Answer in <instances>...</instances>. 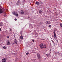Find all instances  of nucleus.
<instances>
[{
    "mask_svg": "<svg viewBox=\"0 0 62 62\" xmlns=\"http://www.w3.org/2000/svg\"><path fill=\"white\" fill-rule=\"evenodd\" d=\"M40 48L41 49H43L44 48H46L47 47V45L46 44H43V43H41L40 45Z\"/></svg>",
    "mask_w": 62,
    "mask_h": 62,
    "instance_id": "f257e3e1",
    "label": "nucleus"
},
{
    "mask_svg": "<svg viewBox=\"0 0 62 62\" xmlns=\"http://www.w3.org/2000/svg\"><path fill=\"white\" fill-rule=\"evenodd\" d=\"M7 60V58H5L2 60V62H6Z\"/></svg>",
    "mask_w": 62,
    "mask_h": 62,
    "instance_id": "f03ea898",
    "label": "nucleus"
},
{
    "mask_svg": "<svg viewBox=\"0 0 62 62\" xmlns=\"http://www.w3.org/2000/svg\"><path fill=\"white\" fill-rule=\"evenodd\" d=\"M37 56L39 59H40V54L39 53L37 54Z\"/></svg>",
    "mask_w": 62,
    "mask_h": 62,
    "instance_id": "7ed1b4c3",
    "label": "nucleus"
},
{
    "mask_svg": "<svg viewBox=\"0 0 62 62\" xmlns=\"http://www.w3.org/2000/svg\"><path fill=\"white\" fill-rule=\"evenodd\" d=\"M46 23L47 24H50L51 23V22L49 21H47L46 22Z\"/></svg>",
    "mask_w": 62,
    "mask_h": 62,
    "instance_id": "20e7f679",
    "label": "nucleus"
},
{
    "mask_svg": "<svg viewBox=\"0 0 62 62\" xmlns=\"http://www.w3.org/2000/svg\"><path fill=\"white\" fill-rule=\"evenodd\" d=\"M21 4V2H20V1L19 0H18L17 1V2L16 3V5H17V6H18L19 5H20Z\"/></svg>",
    "mask_w": 62,
    "mask_h": 62,
    "instance_id": "39448f33",
    "label": "nucleus"
},
{
    "mask_svg": "<svg viewBox=\"0 0 62 62\" xmlns=\"http://www.w3.org/2000/svg\"><path fill=\"white\" fill-rule=\"evenodd\" d=\"M10 42L9 41H8L7 42V44L8 45H10Z\"/></svg>",
    "mask_w": 62,
    "mask_h": 62,
    "instance_id": "423d86ee",
    "label": "nucleus"
},
{
    "mask_svg": "<svg viewBox=\"0 0 62 62\" xmlns=\"http://www.w3.org/2000/svg\"><path fill=\"white\" fill-rule=\"evenodd\" d=\"M20 38L21 39H23V37L22 36H20Z\"/></svg>",
    "mask_w": 62,
    "mask_h": 62,
    "instance_id": "0eeeda50",
    "label": "nucleus"
},
{
    "mask_svg": "<svg viewBox=\"0 0 62 62\" xmlns=\"http://www.w3.org/2000/svg\"><path fill=\"white\" fill-rule=\"evenodd\" d=\"M35 3L36 4V5H39V2H36Z\"/></svg>",
    "mask_w": 62,
    "mask_h": 62,
    "instance_id": "6e6552de",
    "label": "nucleus"
},
{
    "mask_svg": "<svg viewBox=\"0 0 62 62\" xmlns=\"http://www.w3.org/2000/svg\"><path fill=\"white\" fill-rule=\"evenodd\" d=\"M20 14L22 15L24 14V12L23 11H22L21 13H20Z\"/></svg>",
    "mask_w": 62,
    "mask_h": 62,
    "instance_id": "1a4fd4ad",
    "label": "nucleus"
},
{
    "mask_svg": "<svg viewBox=\"0 0 62 62\" xmlns=\"http://www.w3.org/2000/svg\"><path fill=\"white\" fill-rule=\"evenodd\" d=\"M0 12L1 13H3V10L2 9H0Z\"/></svg>",
    "mask_w": 62,
    "mask_h": 62,
    "instance_id": "9d476101",
    "label": "nucleus"
},
{
    "mask_svg": "<svg viewBox=\"0 0 62 62\" xmlns=\"http://www.w3.org/2000/svg\"><path fill=\"white\" fill-rule=\"evenodd\" d=\"M46 55H47V56H50V54H46Z\"/></svg>",
    "mask_w": 62,
    "mask_h": 62,
    "instance_id": "9b49d317",
    "label": "nucleus"
},
{
    "mask_svg": "<svg viewBox=\"0 0 62 62\" xmlns=\"http://www.w3.org/2000/svg\"><path fill=\"white\" fill-rule=\"evenodd\" d=\"M15 16H16V17H18V13L16 14L15 15Z\"/></svg>",
    "mask_w": 62,
    "mask_h": 62,
    "instance_id": "f8f14e48",
    "label": "nucleus"
},
{
    "mask_svg": "<svg viewBox=\"0 0 62 62\" xmlns=\"http://www.w3.org/2000/svg\"><path fill=\"white\" fill-rule=\"evenodd\" d=\"M53 33H54V37H56V34L55 33V32H54Z\"/></svg>",
    "mask_w": 62,
    "mask_h": 62,
    "instance_id": "ddd939ff",
    "label": "nucleus"
},
{
    "mask_svg": "<svg viewBox=\"0 0 62 62\" xmlns=\"http://www.w3.org/2000/svg\"><path fill=\"white\" fill-rule=\"evenodd\" d=\"M54 38L56 40H57V37L56 36L54 37Z\"/></svg>",
    "mask_w": 62,
    "mask_h": 62,
    "instance_id": "4468645a",
    "label": "nucleus"
},
{
    "mask_svg": "<svg viewBox=\"0 0 62 62\" xmlns=\"http://www.w3.org/2000/svg\"><path fill=\"white\" fill-rule=\"evenodd\" d=\"M12 13L14 15H15L16 14V13L15 12H12Z\"/></svg>",
    "mask_w": 62,
    "mask_h": 62,
    "instance_id": "2eb2a0df",
    "label": "nucleus"
},
{
    "mask_svg": "<svg viewBox=\"0 0 62 62\" xmlns=\"http://www.w3.org/2000/svg\"><path fill=\"white\" fill-rule=\"evenodd\" d=\"M3 48L4 49H7V47L6 46H4L3 47Z\"/></svg>",
    "mask_w": 62,
    "mask_h": 62,
    "instance_id": "dca6fc26",
    "label": "nucleus"
},
{
    "mask_svg": "<svg viewBox=\"0 0 62 62\" xmlns=\"http://www.w3.org/2000/svg\"><path fill=\"white\" fill-rule=\"evenodd\" d=\"M15 43H16V44H17L18 42L17 41H15L14 42Z\"/></svg>",
    "mask_w": 62,
    "mask_h": 62,
    "instance_id": "f3484780",
    "label": "nucleus"
},
{
    "mask_svg": "<svg viewBox=\"0 0 62 62\" xmlns=\"http://www.w3.org/2000/svg\"><path fill=\"white\" fill-rule=\"evenodd\" d=\"M3 15V16H6V13L5 14H4Z\"/></svg>",
    "mask_w": 62,
    "mask_h": 62,
    "instance_id": "a211bd4d",
    "label": "nucleus"
},
{
    "mask_svg": "<svg viewBox=\"0 0 62 62\" xmlns=\"http://www.w3.org/2000/svg\"><path fill=\"white\" fill-rule=\"evenodd\" d=\"M39 13H40V14H41V13H42V11H39Z\"/></svg>",
    "mask_w": 62,
    "mask_h": 62,
    "instance_id": "6ab92c4d",
    "label": "nucleus"
},
{
    "mask_svg": "<svg viewBox=\"0 0 62 62\" xmlns=\"http://www.w3.org/2000/svg\"><path fill=\"white\" fill-rule=\"evenodd\" d=\"M3 25V24L2 23H0V26H2Z\"/></svg>",
    "mask_w": 62,
    "mask_h": 62,
    "instance_id": "aec40b11",
    "label": "nucleus"
},
{
    "mask_svg": "<svg viewBox=\"0 0 62 62\" xmlns=\"http://www.w3.org/2000/svg\"><path fill=\"white\" fill-rule=\"evenodd\" d=\"M60 26L61 27H62V24L61 23L60 24Z\"/></svg>",
    "mask_w": 62,
    "mask_h": 62,
    "instance_id": "412c9836",
    "label": "nucleus"
},
{
    "mask_svg": "<svg viewBox=\"0 0 62 62\" xmlns=\"http://www.w3.org/2000/svg\"><path fill=\"white\" fill-rule=\"evenodd\" d=\"M49 27H51V25H49Z\"/></svg>",
    "mask_w": 62,
    "mask_h": 62,
    "instance_id": "4be33fe9",
    "label": "nucleus"
},
{
    "mask_svg": "<svg viewBox=\"0 0 62 62\" xmlns=\"http://www.w3.org/2000/svg\"><path fill=\"white\" fill-rule=\"evenodd\" d=\"M15 21H16L17 20V19H16V18H15Z\"/></svg>",
    "mask_w": 62,
    "mask_h": 62,
    "instance_id": "5701e85b",
    "label": "nucleus"
},
{
    "mask_svg": "<svg viewBox=\"0 0 62 62\" xmlns=\"http://www.w3.org/2000/svg\"><path fill=\"white\" fill-rule=\"evenodd\" d=\"M22 33H23V32L22 31H21L20 32V34H22Z\"/></svg>",
    "mask_w": 62,
    "mask_h": 62,
    "instance_id": "b1692460",
    "label": "nucleus"
},
{
    "mask_svg": "<svg viewBox=\"0 0 62 62\" xmlns=\"http://www.w3.org/2000/svg\"><path fill=\"white\" fill-rule=\"evenodd\" d=\"M29 54V53H26V55H28V54Z\"/></svg>",
    "mask_w": 62,
    "mask_h": 62,
    "instance_id": "393cba45",
    "label": "nucleus"
},
{
    "mask_svg": "<svg viewBox=\"0 0 62 62\" xmlns=\"http://www.w3.org/2000/svg\"><path fill=\"white\" fill-rule=\"evenodd\" d=\"M7 38H9V36H8L7 37Z\"/></svg>",
    "mask_w": 62,
    "mask_h": 62,
    "instance_id": "a878e982",
    "label": "nucleus"
},
{
    "mask_svg": "<svg viewBox=\"0 0 62 62\" xmlns=\"http://www.w3.org/2000/svg\"><path fill=\"white\" fill-rule=\"evenodd\" d=\"M10 31H12V30H11V29H10Z\"/></svg>",
    "mask_w": 62,
    "mask_h": 62,
    "instance_id": "bb28decb",
    "label": "nucleus"
},
{
    "mask_svg": "<svg viewBox=\"0 0 62 62\" xmlns=\"http://www.w3.org/2000/svg\"><path fill=\"white\" fill-rule=\"evenodd\" d=\"M32 41H33V42H34V40H32Z\"/></svg>",
    "mask_w": 62,
    "mask_h": 62,
    "instance_id": "cd10ccee",
    "label": "nucleus"
},
{
    "mask_svg": "<svg viewBox=\"0 0 62 62\" xmlns=\"http://www.w3.org/2000/svg\"><path fill=\"white\" fill-rule=\"evenodd\" d=\"M1 30V28H0V31Z\"/></svg>",
    "mask_w": 62,
    "mask_h": 62,
    "instance_id": "c85d7f7f",
    "label": "nucleus"
},
{
    "mask_svg": "<svg viewBox=\"0 0 62 62\" xmlns=\"http://www.w3.org/2000/svg\"><path fill=\"white\" fill-rule=\"evenodd\" d=\"M4 32H5V33L6 32V31H4Z\"/></svg>",
    "mask_w": 62,
    "mask_h": 62,
    "instance_id": "c756f323",
    "label": "nucleus"
},
{
    "mask_svg": "<svg viewBox=\"0 0 62 62\" xmlns=\"http://www.w3.org/2000/svg\"><path fill=\"white\" fill-rule=\"evenodd\" d=\"M59 53V54H59V55L60 54V53Z\"/></svg>",
    "mask_w": 62,
    "mask_h": 62,
    "instance_id": "7c9ffc66",
    "label": "nucleus"
},
{
    "mask_svg": "<svg viewBox=\"0 0 62 62\" xmlns=\"http://www.w3.org/2000/svg\"><path fill=\"white\" fill-rule=\"evenodd\" d=\"M15 40H16V41H17V39H15Z\"/></svg>",
    "mask_w": 62,
    "mask_h": 62,
    "instance_id": "2f4dec72",
    "label": "nucleus"
}]
</instances>
